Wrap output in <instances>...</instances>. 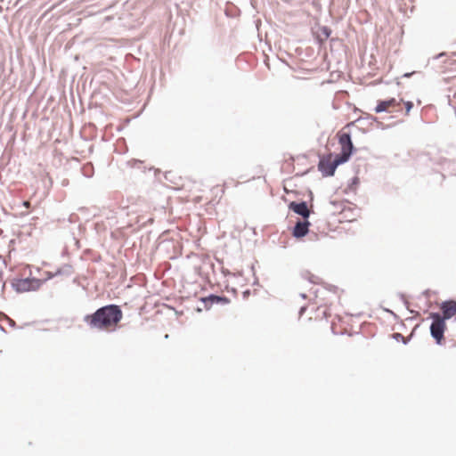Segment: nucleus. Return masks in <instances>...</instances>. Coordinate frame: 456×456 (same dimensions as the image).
Here are the masks:
<instances>
[{
    "instance_id": "obj_1",
    "label": "nucleus",
    "mask_w": 456,
    "mask_h": 456,
    "mask_svg": "<svg viewBox=\"0 0 456 456\" xmlns=\"http://www.w3.org/2000/svg\"><path fill=\"white\" fill-rule=\"evenodd\" d=\"M85 322L92 329L110 330L114 324V305L101 307L94 314L86 315Z\"/></svg>"
},
{
    "instance_id": "obj_2",
    "label": "nucleus",
    "mask_w": 456,
    "mask_h": 456,
    "mask_svg": "<svg viewBox=\"0 0 456 456\" xmlns=\"http://www.w3.org/2000/svg\"><path fill=\"white\" fill-rule=\"evenodd\" d=\"M334 297V293H331L330 291L325 289H322L321 290H318L316 292V302L308 306L311 307V309L313 310L314 308V305H318L315 309V320H322L327 318V316L330 314L328 313L329 306L332 304L331 297Z\"/></svg>"
},
{
    "instance_id": "obj_3",
    "label": "nucleus",
    "mask_w": 456,
    "mask_h": 456,
    "mask_svg": "<svg viewBox=\"0 0 456 456\" xmlns=\"http://www.w3.org/2000/svg\"><path fill=\"white\" fill-rule=\"evenodd\" d=\"M345 161L338 155L328 154L321 158L318 169L322 172L324 176L333 175L337 167Z\"/></svg>"
},
{
    "instance_id": "obj_4",
    "label": "nucleus",
    "mask_w": 456,
    "mask_h": 456,
    "mask_svg": "<svg viewBox=\"0 0 456 456\" xmlns=\"http://www.w3.org/2000/svg\"><path fill=\"white\" fill-rule=\"evenodd\" d=\"M430 318L433 320L430 326V332L432 337L436 339L437 344H442L444 341V333L446 330V323L444 318H442L440 314L432 313Z\"/></svg>"
},
{
    "instance_id": "obj_5",
    "label": "nucleus",
    "mask_w": 456,
    "mask_h": 456,
    "mask_svg": "<svg viewBox=\"0 0 456 456\" xmlns=\"http://www.w3.org/2000/svg\"><path fill=\"white\" fill-rule=\"evenodd\" d=\"M52 274H48L43 280L36 278H25L17 280L14 283L15 289L18 292H27L30 290H36L40 288L42 281L52 278Z\"/></svg>"
},
{
    "instance_id": "obj_6",
    "label": "nucleus",
    "mask_w": 456,
    "mask_h": 456,
    "mask_svg": "<svg viewBox=\"0 0 456 456\" xmlns=\"http://www.w3.org/2000/svg\"><path fill=\"white\" fill-rule=\"evenodd\" d=\"M338 142L341 147V152L337 154L339 158L342 159V161L346 162L352 154L353 151V143L351 141L350 134L346 132H339L338 134Z\"/></svg>"
},
{
    "instance_id": "obj_7",
    "label": "nucleus",
    "mask_w": 456,
    "mask_h": 456,
    "mask_svg": "<svg viewBox=\"0 0 456 456\" xmlns=\"http://www.w3.org/2000/svg\"><path fill=\"white\" fill-rule=\"evenodd\" d=\"M403 100L397 101L395 98H390L384 101H379L377 106L374 109L376 113L380 112H392L400 111L402 110Z\"/></svg>"
},
{
    "instance_id": "obj_8",
    "label": "nucleus",
    "mask_w": 456,
    "mask_h": 456,
    "mask_svg": "<svg viewBox=\"0 0 456 456\" xmlns=\"http://www.w3.org/2000/svg\"><path fill=\"white\" fill-rule=\"evenodd\" d=\"M441 310L443 313L441 315L442 318H444V320L451 319L456 315V301L449 300L443 302L441 305Z\"/></svg>"
},
{
    "instance_id": "obj_9",
    "label": "nucleus",
    "mask_w": 456,
    "mask_h": 456,
    "mask_svg": "<svg viewBox=\"0 0 456 456\" xmlns=\"http://www.w3.org/2000/svg\"><path fill=\"white\" fill-rule=\"evenodd\" d=\"M309 225L310 223L306 220L297 221L293 229L292 235L297 239L305 236L309 231Z\"/></svg>"
},
{
    "instance_id": "obj_10",
    "label": "nucleus",
    "mask_w": 456,
    "mask_h": 456,
    "mask_svg": "<svg viewBox=\"0 0 456 456\" xmlns=\"http://www.w3.org/2000/svg\"><path fill=\"white\" fill-rule=\"evenodd\" d=\"M289 209H291L295 213L302 216L304 218L308 217V216L310 214L305 202H300V203L291 202L289 204Z\"/></svg>"
},
{
    "instance_id": "obj_11",
    "label": "nucleus",
    "mask_w": 456,
    "mask_h": 456,
    "mask_svg": "<svg viewBox=\"0 0 456 456\" xmlns=\"http://www.w3.org/2000/svg\"><path fill=\"white\" fill-rule=\"evenodd\" d=\"M404 107H405V114L408 115L413 107V103L411 102H405Z\"/></svg>"
},
{
    "instance_id": "obj_12",
    "label": "nucleus",
    "mask_w": 456,
    "mask_h": 456,
    "mask_svg": "<svg viewBox=\"0 0 456 456\" xmlns=\"http://www.w3.org/2000/svg\"><path fill=\"white\" fill-rule=\"evenodd\" d=\"M121 318H122V312L118 308V306L116 305V324L120 321Z\"/></svg>"
},
{
    "instance_id": "obj_13",
    "label": "nucleus",
    "mask_w": 456,
    "mask_h": 456,
    "mask_svg": "<svg viewBox=\"0 0 456 456\" xmlns=\"http://www.w3.org/2000/svg\"><path fill=\"white\" fill-rule=\"evenodd\" d=\"M310 281L313 283H319L320 278L314 275H311L309 278Z\"/></svg>"
},
{
    "instance_id": "obj_14",
    "label": "nucleus",
    "mask_w": 456,
    "mask_h": 456,
    "mask_svg": "<svg viewBox=\"0 0 456 456\" xmlns=\"http://www.w3.org/2000/svg\"><path fill=\"white\" fill-rule=\"evenodd\" d=\"M23 206H24L25 208H30V202H29V201H28V200H26V201H24V202H23Z\"/></svg>"
},
{
    "instance_id": "obj_15",
    "label": "nucleus",
    "mask_w": 456,
    "mask_h": 456,
    "mask_svg": "<svg viewBox=\"0 0 456 456\" xmlns=\"http://www.w3.org/2000/svg\"><path fill=\"white\" fill-rule=\"evenodd\" d=\"M211 298H212V300H216V301L221 300V297H212Z\"/></svg>"
},
{
    "instance_id": "obj_16",
    "label": "nucleus",
    "mask_w": 456,
    "mask_h": 456,
    "mask_svg": "<svg viewBox=\"0 0 456 456\" xmlns=\"http://www.w3.org/2000/svg\"><path fill=\"white\" fill-rule=\"evenodd\" d=\"M306 307H301L300 309V314H302L305 311Z\"/></svg>"
},
{
    "instance_id": "obj_17",
    "label": "nucleus",
    "mask_w": 456,
    "mask_h": 456,
    "mask_svg": "<svg viewBox=\"0 0 456 456\" xmlns=\"http://www.w3.org/2000/svg\"><path fill=\"white\" fill-rule=\"evenodd\" d=\"M411 75V73H406V74L404 75V77H409Z\"/></svg>"
}]
</instances>
